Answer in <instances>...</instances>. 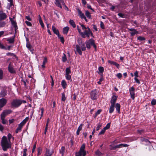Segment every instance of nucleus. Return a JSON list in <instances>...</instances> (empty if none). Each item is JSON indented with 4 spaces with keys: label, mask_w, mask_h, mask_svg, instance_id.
I'll list each match as a JSON object with an SVG mask.
<instances>
[{
    "label": "nucleus",
    "mask_w": 156,
    "mask_h": 156,
    "mask_svg": "<svg viewBox=\"0 0 156 156\" xmlns=\"http://www.w3.org/2000/svg\"><path fill=\"white\" fill-rule=\"evenodd\" d=\"M108 62L111 65H113L115 66H116L117 68H118V67L119 66V64L115 62L112 61L111 60H108Z\"/></svg>",
    "instance_id": "aec40b11"
},
{
    "label": "nucleus",
    "mask_w": 156,
    "mask_h": 156,
    "mask_svg": "<svg viewBox=\"0 0 156 156\" xmlns=\"http://www.w3.org/2000/svg\"><path fill=\"white\" fill-rule=\"evenodd\" d=\"M65 149V147L64 146H62L61 147V149L60 150V153L61 154L62 156L64 155Z\"/></svg>",
    "instance_id": "4c0bfd02"
},
{
    "label": "nucleus",
    "mask_w": 156,
    "mask_h": 156,
    "mask_svg": "<svg viewBox=\"0 0 156 156\" xmlns=\"http://www.w3.org/2000/svg\"><path fill=\"white\" fill-rule=\"evenodd\" d=\"M100 27L102 29H105V27H104V23L102 21H101L100 22Z\"/></svg>",
    "instance_id": "680f3d73"
},
{
    "label": "nucleus",
    "mask_w": 156,
    "mask_h": 156,
    "mask_svg": "<svg viewBox=\"0 0 156 156\" xmlns=\"http://www.w3.org/2000/svg\"><path fill=\"white\" fill-rule=\"evenodd\" d=\"M6 23L4 21H1L0 22V27H4L5 26Z\"/></svg>",
    "instance_id": "a18cd8bd"
},
{
    "label": "nucleus",
    "mask_w": 156,
    "mask_h": 156,
    "mask_svg": "<svg viewBox=\"0 0 156 156\" xmlns=\"http://www.w3.org/2000/svg\"><path fill=\"white\" fill-rule=\"evenodd\" d=\"M8 139L9 141H10V139H11V137L13 140L14 139V137H12V135L10 133H9V134H8Z\"/></svg>",
    "instance_id": "603ef678"
},
{
    "label": "nucleus",
    "mask_w": 156,
    "mask_h": 156,
    "mask_svg": "<svg viewBox=\"0 0 156 156\" xmlns=\"http://www.w3.org/2000/svg\"><path fill=\"white\" fill-rule=\"evenodd\" d=\"M82 124H81L79 126L77 130L76 131V135H78L80 133V132L82 129Z\"/></svg>",
    "instance_id": "c756f323"
},
{
    "label": "nucleus",
    "mask_w": 156,
    "mask_h": 156,
    "mask_svg": "<svg viewBox=\"0 0 156 156\" xmlns=\"http://www.w3.org/2000/svg\"><path fill=\"white\" fill-rule=\"evenodd\" d=\"M88 41L90 43V44L91 45L95 43L93 39H90Z\"/></svg>",
    "instance_id": "5fc2aeb1"
},
{
    "label": "nucleus",
    "mask_w": 156,
    "mask_h": 156,
    "mask_svg": "<svg viewBox=\"0 0 156 156\" xmlns=\"http://www.w3.org/2000/svg\"><path fill=\"white\" fill-rule=\"evenodd\" d=\"M8 70L11 73H15L16 71L13 68V66L10 63H9L8 67Z\"/></svg>",
    "instance_id": "1a4fd4ad"
},
{
    "label": "nucleus",
    "mask_w": 156,
    "mask_h": 156,
    "mask_svg": "<svg viewBox=\"0 0 156 156\" xmlns=\"http://www.w3.org/2000/svg\"><path fill=\"white\" fill-rule=\"evenodd\" d=\"M120 105L118 103H117L115 104V108L117 111L119 113H120Z\"/></svg>",
    "instance_id": "4be33fe9"
},
{
    "label": "nucleus",
    "mask_w": 156,
    "mask_h": 156,
    "mask_svg": "<svg viewBox=\"0 0 156 156\" xmlns=\"http://www.w3.org/2000/svg\"><path fill=\"white\" fill-rule=\"evenodd\" d=\"M69 23L74 28L76 27V25L74 21L72 20H70L69 21Z\"/></svg>",
    "instance_id": "bb28decb"
},
{
    "label": "nucleus",
    "mask_w": 156,
    "mask_h": 156,
    "mask_svg": "<svg viewBox=\"0 0 156 156\" xmlns=\"http://www.w3.org/2000/svg\"><path fill=\"white\" fill-rule=\"evenodd\" d=\"M12 112V111L11 109L4 110L1 114V116L5 117L7 115L11 114Z\"/></svg>",
    "instance_id": "0eeeda50"
},
{
    "label": "nucleus",
    "mask_w": 156,
    "mask_h": 156,
    "mask_svg": "<svg viewBox=\"0 0 156 156\" xmlns=\"http://www.w3.org/2000/svg\"><path fill=\"white\" fill-rule=\"evenodd\" d=\"M85 44L87 48L89 49L90 48V43L89 42L86 41L85 42Z\"/></svg>",
    "instance_id": "37998d69"
},
{
    "label": "nucleus",
    "mask_w": 156,
    "mask_h": 156,
    "mask_svg": "<svg viewBox=\"0 0 156 156\" xmlns=\"http://www.w3.org/2000/svg\"><path fill=\"white\" fill-rule=\"evenodd\" d=\"M129 31H131L130 34L131 36H133L135 34H137L138 33V32L137 30L134 28H128Z\"/></svg>",
    "instance_id": "9d476101"
},
{
    "label": "nucleus",
    "mask_w": 156,
    "mask_h": 156,
    "mask_svg": "<svg viewBox=\"0 0 156 156\" xmlns=\"http://www.w3.org/2000/svg\"><path fill=\"white\" fill-rule=\"evenodd\" d=\"M39 23H40V25H41V27L43 28H44V25L42 20L41 18L40 15H39Z\"/></svg>",
    "instance_id": "c9c22d12"
},
{
    "label": "nucleus",
    "mask_w": 156,
    "mask_h": 156,
    "mask_svg": "<svg viewBox=\"0 0 156 156\" xmlns=\"http://www.w3.org/2000/svg\"><path fill=\"white\" fill-rule=\"evenodd\" d=\"M90 95L91 98L93 100H96L98 97V92L96 89L92 90L90 92Z\"/></svg>",
    "instance_id": "7ed1b4c3"
},
{
    "label": "nucleus",
    "mask_w": 156,
    "mask_h": 156,
    "mask_svg": "<svg viewBox=\"0 0 156 156\" xmlns=\"http://www.w3.org/2000/svg\"><path fill=\"white\" fill-rule=\"evenodd\" d=\"M52 30L53 32L55 34H56L58 36H59V34H60L59 33V31L58 30L56 29L55 27L53 26L52 27Z\"/></svg>",
    "instance_id": "dca6fc26"
},
{
    "label": "nucleus",
    "mask_w": 156,
    "mask_h": 156,
    "mask_svg": "<svg viewBox=\"0 0 156 156\" xmlns=\"http://www.w3.org/2000/svg\"><path fill=\"white\" fill-rule=\"evenodd\" d=\"M117 77L119 79H120L122 76V75L121 73H119L117 74Z\"/></svg>",
    "instance_id": "e2e57ef3"
},
{
    "label": "nucleus",
    "mask_w": 156,
    "mask_h": 156,
    "mask_svg": "<svg viewBox=\"0 0 156 156\" xmlns=\"http://www.w3.org/2000/svg\"><path fill=\"white\" fill-rule=\"evenodd\" d=\"M37 151H38V153H37V156H39L40 155L42 152V149L41 147H39L37 148Z\"/></svg>",
    "instance_id": "49530a36"
},
{
    "label": "nucleus",
    "mask_w": 156,
    "mask_h": 156,
    "mask_svg": "<svg viewBox=\"0 0 156 156\" xmlns=\"http://www.w3.org/2000/svg\"><path fill=\"white\" fill-rule=\"evenodd\" d=\"M85 148V144H83L81 146L79 152L82 153V152L85 151L84 150Z\"/></svg>",
    "instance_id": "e433bc0d"
},
{
    "label": "nucleus",
    "mask_w": 156,
    "mask_h": 156,
    "mask_svg": "<svg viewBox=\"0 0 156 156\" xmlns=\"http://www.w3.org/2000/svg\"><path fill=\"white\" fill-rule=\"evenodd\" d=\"M111 122L108 123L106 125V126L104 128L105 129V130L109 129L110 126Z\"/></svg>",
    "instance_id": "09e8293b"
},
{
    "label": "nucleus",
    "mask_w": 156,
    "mask_h": 156,
    "mask_svg": "<svg viewBox=\"0 0 156 156\" xmlns=\"http://www.w3.org/2000/svg\"><path fill=\"white\" fill-rule=\"evenodd\" d=\"M27 149L25 148L23 150V156H27Z\"/></svg>",
    "instance_id": "bf43d9fd"
},
{
    "label": "nucleus",
    "mask_w": 156,
    "mask_h": 156,
    "mask_svg": "<svg viewBox=\"0 0 156 156\" xmlns=\"http://www.w3.org/2000/svg\"><path fill=\"white\" fill-rule=\"evenodd\" d=\"M58 38L60 40L62 44H64V39L63 37L62 36H61L60 34H59V36H58Z\"/></svg>",
    "instance_id": "473e14b6"
},
{
    "label": "nucleus",
    "mask_w": 156,
    "mask_h": 156,
    "mask_svg": "<svg viewBox=\"0 0 156 156\" xmlns=\"http://www.w3.org/2000/svg\"><path fill=\"white\" fill-rule=\"evenodd\" d=\"M95 154L98 156H101L103 155L104 154L101 153L99 149L97 150L95 152Z\"/></svg>",
    "instance_id": "a878e982"
},
{
    "label": "nucleus",
    "mask_w": 156,
    "mask_h": 156,
    "mask_svg": "<svg viewBox=\"0 0 156 156\" xmlns=\"http://www.w3.org/2000/svg\"><path fill=\"white\" fill-rule=\"evenodd\" d=\"M101 126V124L100 123H98V124L96 128V130H98L100 129V128Z\"/></svg>",
    "instance_id": "4d7b16f0"
},
{
    "label": "nucleus",
    "mask_w": 156,
    "mask_h": 156,
    "mask_svg": "<svg viewBox=\"0 0 156 156\" xmlns=\"http://www.w3.org/2000/svg\"><path fill=\"white\" fill-rule=\"evenodd\" d=\"M115 105H111L109 108V112L110 113H112L114 110Z\"/></svg>",
    "instance_id": "393cba45"
},
{
    "label": "nucleus",
    "mask_w": 156,
    "mask_h": 156,
    "mask_svg": "<svg viewBox=\"0 0 156 156\" xmlns=\"http://www.w3.org/2000/svg\"><path fill=\"white\" fill-rule=\"evenodd\" d=\"M140 140L141 142H145L146 143L148 142L149 144H151L150 142L148 140L143 137L141 138Z\"/></svg>",
    "instance_id": "58836bf2"
},
{
    "label": "nucleus",
    "mask_w": 156,
    "mask_h": 156,
    "mask_svg": "<svg viewBox=\"0 0 156 156\" xmlns=\"http://www.w3.org/2000/svg\"><path fill=\"white\" fill-rule=\"evenodd\" d=\"M69 29V28L68 27H64L63 29V33L64 34L67 35Z\"/></svg>",
    "instance_id": "6ab92c4d"
},
{
    "label": "nucleus",
    "mask_w": 156,
    "mask_h": 156,
    "mask_svg": "<svg viewBox=\"0 0 156 156\" xmlns=\"http://www.w3.org/2000/svg\"><path fill=\"white\" fill-rule=\"evenodd\" d=\"M78 12L80 16L81 19H83V18L85 16L84 14L83 13L81 10L79 9L78 10Z\"/></svg>",
    "instance_id": "cd10ccee"
},
{
    "label": "nucleus",
    "mask_w": 156,
    "mask_h": 156,
    "mask_svg": "<svg viewBox=\"0 0 156 156\" xmlns=\"http://www.w3.org/2000/svg\"><path fill=\"white\" fill-rule=\"evenodd\" d=\"M65 77L66 78L67 80H69L70 82L72 81L71 76L70 75H66Z\"/></svg>",
    "instance_id": "ea45409f"
},
{
    "label": "nucleus",
    "mask_w": 156,
    "mask_h": 156,
    "mask_svg": "<svg viewBox=\"0 0 156 156\" xmlns=\"http://www.w3.org/2000/svg\"><path fill=\"white\" fill-rule=\"evenodd\" d=\"M78 44L76 45V51L80 55H81L82 54V51L80 49V46L82 45L83 43L82 42L78 43Z\"/></svg>",
    "instance_id": "6e6552de"
},
{
    "label": "nucleus",
    "mask_w": 156,
    "mask_h": 156,
    "mask_svg": "<svg viewBox=\"0 0 156 156\" xmlns=\"http://www.w3.org/2000/svg\"><path fill=\"white\" fill-rule=\"evenodd\" d=\"M80 26L81 27H82V29L83 30H87L89 31V32L90 31H91L90 29L89 28V27H86L85 26L81 24H80Z\"/></svg>",
    "instance_id": "5701e85b"
},
{
    "label": "nucleus",
    "mask_w": 156,
    "mask_h": 156,
    "mask_svg": "<svg viewBox=\"0 0 156 156\" xmlns=\"http://www.w3.org/2000/svg\"><path fill=\"white\" fill-rule=\"evenodd\" d=\"M1 143L2 149L4 151H6L8 149L11 147V143L8 140L6 137L5 136L2 138Z\"/></svg>",
    "instance_id": "f257e3e1"
},
{
    "label": "nucleus",
    "mask_w": 156,
    "mask_h": 156,
    "mask_svg": "<svg viewBox=\"0 0 156 156\" xmlns=\"http://www.w3.org/2000/svg\"><path fill=\"white\" fill-rule=\"evenodd\" d=\"M67 60V58L66 57V55L64 54V56L62 57V61L63 62H65Z\"/></svg>",
    "instance_id": "3c124183"
},
{
    "label": "nucleus",
    "mask_w": 156,
    "mask_h": 156,
    "mask_svg": "<svg viewBox=\"0 0 156 156\" xmlns=\"http://www.w3.org/2000/svg\"><path fill=\"white\" fill-rule=\"evenodd\" d=\"M7 17L6 14L2 10H0V21L5 20Z\"/></svg>",
    "instance_id": "9b49d317"
},
{
    "label": "nucleus",
    "mask_w": 156,
    "mask_h": 156,
    "mask_svg": "<svg viewBox=\"0 0 156 156\" xmlns=\"http://www.w3.org/2000/svg\"><path fill=\"white\" fill-rule=\"evenodd\" d=\"M26 103V101L24 100H21L19 99H14L11 103L12 108H17L19 107L22 103Z\"/></svg>",
    "instance_id": "f03ea898"
},
{
    "label": "nucleus",
    "mask_w": 156,
    "mask_h": 156,
    "mask_svg": "<svg viewBox=\"0 0 156 156\" xmlns=\"http://www.w3.org/2000/svg\"><path fill=\"white\" fill-rule=\"evenodd\" d=\"M98 69L99 72H98V73L99 74H100V73H102L104 70V68L102 66H100L99 67Z\"/></svg>",
    "instance_id": "72a5a7b5"
},
{
    "label": "nucleus",
    "mask_w": 156,
    "mask_h": 156,
    "mask_svg": "<svg viewBox=\"0 0 156 156\" xmlns=\"http://www.w3.org/2000/svg\"><path fill=\"white\" fill-rule=\"evenodd\" d=\"M47 62V58L46 57H44L43 62V64H45Z\"/></svg>",
    "instance_id": "052dcab7"
},
{
    "label": "nucleus",
    "mask_w": 156,
    "mask_h": 156,
    "mask_svg": "<svg viewBox=\"0 0 156 156\" xmlns=\"http://www.w3.org/2000/svg\"><path fill=\"white\" fill-rule=\"evenodd\" d=\"M134 80L137 83L140 84V82L139 80L136 77H135Z\"/></svg>",
    "instance_id": "338daca9"
},
{
    "label": "nucleus",
    "mask_w": 156,
    "mask_h": 156,
    "mask_svg": "<svg viewBox=\"0 0 156 156\" xmlns=\"http://www.w3.org/2000/svg\"><path fill=\"white\" fill-rule=\"evenodd\" d=\"M7 100L5 98H2L0 99V111L2 110V108L6 104Z\"/></svg>",
    "instance_id": "39448f33"
},
{
    "label": "nucleus",
    "mask_w": 156,
    "mask_h": 156,
    "mask_svg": "<svg viewBox=\"0 0 156 156\" xmlns=\"http://www.w3.org/2000/svg\"><path fill=\"white\" fill-rule=\"evenodd\" d=\"M135 90L134 87H132L129 89V93L130 95L131 98L133 100L135 98Z\"/></svg>",
    "instance_id": "423d86ee"
},
{
    "label": "nucleus",
    "mask_w": 156,
    "mask_h": 156,
    "mask_svg": "<svg viewBox=\"0 0 156 156\" xmlns=\"http://www.w3.org/2000/svg\"><path fill=\"white\" fill-rule=\"evenodd\" d=\"M53 153V151L50 152V151L48 149H46V152L44 156H51Z\"/></svg>",
    "instance_id": "a211bd4d"
},
{
    "label": "nucleus",
    "mask_w": 156,
    "mask_h": 156,
    "mask_svg": "<svg viewBox=\"0 0 156 156\" xmlns=\"http://www.w3.org/2000/svg\"><path fill=\"white\" fill-rule=\"evenodd\" d=\"M55 5L58 7H60L61 9L62 8V6L60 4V3L59 2V0H55Z\"/></svg>",
    "instance_id": "7c9ffc66"
},
{
    "label": "nucleus",
    "mask_w": 156,
    "mask_h": 156,
    "mask_svg": "<svg viewBox=\"0 0 156 156\" xmlns=\"http://www.w3.org/2000/svg\"><path fill=\"white\" fill-rule=\"evenodd\" d=\"M3 72L2 70L0 69V80H2L3 78Z\"/></svg>",
    "instance_id": "6e6d98bb"
},
{
    "label": "nucleus",
    "mask_w": 156,
    "mask_h": 156,
    "mask_svg": "<svg viewBox=\"0 0 156 156\" xmlns=\"http://www.w3.org/2000/svg\"><path fill=\"white\" fill-rule=\"evenodd\" d=\"M80 35L83 38H85L86 37L88 38L90 37V32L87 30H84L83 32H80Z\"/></svg>",
    "instance_id": "20e7f679"
},
{
    "label": "nucleus",
    "mask_w": 156,
    "mask_h": 156,
    "mask_svg": "<svg viewBox=\"0 0 156 156\" xmlns=\"http://www.w3.org/2000/svg\"><path fill=\"white\" fill-rule=\"evenodd\" d=\"M7 92L5 89H3L0 93V97H3L7 94Z\"/></svg>",
    "instance_id": "2eb2a0df"
},
{
    "label": "nucleus",
    "mask_w": 156,
    "mask_h": 156,
    "mask_svg": "<svg viewBox=\"0 0 156 156\" xmlns=\"http://www.w3.org/2000/svg\"><path fill=\"white\" fill-rule=\"evenodd\" d=\"M5 117L1 116V118L2 120V122L4 124H5L6 123V121L5 119Z\"/></svg>",
    "instance_id": "de8ad7c7"
},
{
    "label": "nucleus",
    "mask_w": 156,
    "mask_h": 156,
    "mask_svg": "<svg viewBox=\"0 0 156 156\" xmlns=\"http://www.w3.org/2000/svg\"><path fill=\"white\" fill-rule=\"evenodd\" d=\"M14 37H12L10 38H9L7 39V41L9 42V43L13 44L14 42V37Z\"/></svg>",
    "instance_id": "412c9836"
},
{
    "label": "nucleus",
    "mask_w": 156,
    "mask_h": 156,
    "mask_svg": "<svg viewBox=\"0 0 156 156\" xmlns=\"http://www.w3.org/2000/svg\"><path fill=\"white\" fill-rule=\"evenodd\" d=\"M22 127L23 126L21 125H20L19 124L18 127L16 130V133H18L19 131H21L22 128Z\"/></svg>",
    "instance_id": "2f4dec72"
},
{
    "label": "nucleus",
    "mask_w": 156,
    "mask_h": 156,
    "mask_svg": "<svg viewBox=\"0 0 156 156\" xmlns=\"http://www.w3.org/2000/svg\"><path fill=\"white\" fill-rule=\"evenodd\" d=\"M151 105H154L156 104V100L152 99L151 102Z\"/></svg>",
    "instance_id": "864d4df0"
},
{
    "label": "nucleus",
    "mask_w": 156,
    "mask_h": 156,
    "mask_svg": "<svg viewBox=\"0 0 156 156\" xmlns=\"http://www.w3.org/2000/svg\"><path fill=\"white\" fill-rule=\"evenodd\" d=\"M9 19L11 21L12 25L13 26V27L15 28V32L16 33V30L18 29L16 23V22L14 21V20H13L11 18L9 17Z\"/></svg>",
    "instance_id": "f8f14e48"
},
{
    "label": "nucleus",
    "mask_w": 156,
    "mask_h": 156,
    "mask_svg": "<svg viewBox=\"0 0 156 156\" xmlns=\"http://www.w3.org/2000/svg\"><path fill=\"white\" fill-rule=\"evenodd\" d=\"M80 47L81 49V50L83 51H84L86 50V47L85 44V43H83L82 44V45L80 46Z\"/></svg>",
    "instance_id": "a19ab883"
},
{
    "label": "nucleus",
    "mask_w": 156,
    "mask_h": 156,
    "mask_svg": "<svg viewBox=\"0 0 156 156\" xmlns=\"http://www.w3.org/2000/svg\"><path fill=\"white\" fill-rule=\"evenodd\" d=\"M67 83L65 80H63L61 82V85L63 88H66L67 86Z\"/></svg>",
    "instance_id": "b1692460"
},
{
    "label": "nucleus",
    "mask_w": 156,
    "mask_h": 156,
    "mask_svg": "<svg viewBox=\"0 0 156 156\" xmlns=\"http://www.w3.org/2000/svg\"><path fill=\"white\" fill-rule=\"evenodd\" d=\"M109 147H110V149L111 150H115L116 149V147H115V146H112V144L110 145H109Z\"/></svg>",
    "instance_id": "13d9d810"
},
{
    "label": "nucleus",
    "mask_w": 156,
    "mask_h": 156,
    "mask_svg": "<svg viewBox=\"0 0 156 156\" xmlns=\"http://www.w3.org/2000/svg\"><path fill=\"white\" fill-rule=\"evenodd\" d=\"M117 96L113 95L111 98L110 103L111 105H115V103L116 102L117 99Z\"/></svg>",
    "instance_id": "ddd939ff"
},
{
    "label": "nucleus",
    "mask_w": 156,
    "mask_h": 156,
    "mask_svg": "<svg viewBox=\"0 0 156 156\" xmlns=\"http://www.w3.org/2000/svg\"><path fill=\"white\" fill-rule=\"evenodd\" d=\"M118 16L121 17H122V18H124V17H125V15L124 14H122L121 13H119L118 14Z\"/></svg>",
    "instance_id": "0e129e2a"
},
{
    "label": "nucleus",
    "mask_w": 156,
    "mask_h": 156,
    "mask_svg": "<svg viewBox=\"0 0 156 156\" xmlns=\"http://www.w3.org/2000/svg\"><path fill=\"white\" fill-rule=\"evenodd\" d=\"M105 129L103 128V129H101V131L99 132V133L98 134V135H100L102 134H104L105 133Z\"/></svg>",
    "instance_id": "8fccbe9b"
},
{
    "label": "nucleus",
    "mask_w": 156,
    "mask_h": 156,
    "mask_svg": "<svg viewBox=\"0 0 156 156\" xmlns=\"http://www.w3.org/2000/svg\"><path fill=\"white\" fill-rule=\"evenodd\" d=\"M25 23H26L27 26H30V27H31L32 26V24L29 21H25Z\"/></svg>",
    "instance_id": "69168bd1"
},
{
    "label": "nucleus",
    "mask_w": 156,
    "mask_h": 156,
    "mask_svg": "<svg viewBox=\"0 0 156 156\" xmlns=\"http://www.w3.org/2000/svg\"><path fill=\"white\" fill-rule=\"evenodd\" d=\"M71 73V71L70 70V67H69L66 68V74L65 75H69Z\"/></svg>",
    "instance_id": "c85d7f7f"
},
{
    "label": "nucleus",
    "mask_w": 156,
    "mask_h": 156,
    "mask_svg": "<svg viewBox=\"0 0 156 156\" xmlns=\"http://www.w3.org/2000/svg\"><path fill=\"white\" fill-rule=\"evenodd\" d=\"M26 47L32 53H34V49L33 47L31 45L30 43H27L26 44Z\"/></svg>",
    "instance_id": "4468645a"
},
{
    "label": "nucleus",
    "mask_w": 156,
    "mask_h": 156,
    "mask_svg": "<svg viewBox=\"0 0 156 156\" xmlns=\"http://www.w3.org/2000/svg\"><path fill=\"white\" fill-rule=\"evenodd\" d=\"M29 119V117H26L25 119L23 120V121L20 124H19L23 126L25 124Z\"/></svg>",
    "instance_id": "f3484780"
},
{
    "label": "nucleus",
    "mask_w": 156,
    "mask_h": 156,
    "mask_svg": "<svg viewBox=\"0 0 156 156\" xmlns=\"http://www.w3.org/2000/svg\"><path fill=\"white\" fill-rule=\"evenodd\" d=\"M137 40H139L140 41H144L145 40V38L141 36H139L137 38Z\"/></svg>",
    "instance_id": "c03bdc74"
},
{
    "label": "nucleus",
    "mask_w": 156,
    "mask_h": 156,
    "mask_svg": "<svg viewBox=\"0 0 156 156\" xmlns=\"http://www.w3.org/2000/svg\"><path fill=\"white\" fill-rule=\"evenodd\" d=\"M76 156H81L82 153L79 152L78 153L76 152Z\"/></svg>",
    "instance_id": "774afa93"
},
{
    "label": "nucleus",
    "mask_w": 156,
    "mask_h": 156,
    "mask_svg": "<svg viewBox=\"0 0 156 156\" xmlns=\"http://www.w3.org/2000/svg\"><path fill=\"white\" fill-rule=\"evenodd\" d=\"M66 97L64 92L62 93V98L61 100L62 101H65Z\"/></svg>",
    "instance_id": "79ce46f5"
},
{
    "label": "nucleus",
    "mask_w": 156,
    "mask_h": 156,
    "mask_svg": "<svg viewBox=\"0 0 156 156\" xmlns=\"http://www.w3.org/2000/svg\"><path fill=\"white\" fill-rule=\"evenodd\" d=\"M85 14L88 18L89 19L91 18V15H90V13L89 12V11H86Z\"/></svg>",
    "instance_id": "f704fd0d"
}]
</instances>
